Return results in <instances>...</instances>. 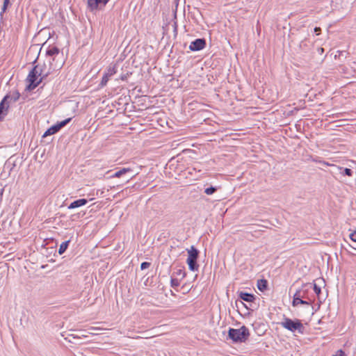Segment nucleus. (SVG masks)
Listing matches in <instances>:
<instances>
[{"instance_id": "obj_1", "label": "nucleus", "mask_w": 356, "mask_h": 356, "mask_svg": "<svg viewBox=\"0 0 356 356\" xmlns=\"http://www.w3.org/2000/svg\"><path fill=\"white\" fill-rule=\"evenodd\" d=\"M60 56V49L57 47H49L46 51V59L49 63L48 67H51L53 65L59 67H56L55 68V71L60 70L63 65V61L62 59H59Z\"/></svg>"}, {"instance_id": "obj_2", "label": "nucleus", "mask_w": 356, "mask_h": 356, "mask_svg": "<svg viewBox=\"0 0 356 356\" xmlns=\"http://www.w3.org/2000/svg\"><path fill=\"white\" fill-rule=\"evenodd\" d=\"M280 324L282 327L291 332H298L300 334L305 333V327L299 319L292 320L288 317H284Z\"/></svg>"}, {"instance_id": "obj_3", "label": "nucleus", "mask_w": 356, "mask_h": 356, "mask_svg": "<svg viewBox=\"0 0 356 356\" xmlns=\"http://www.w3.org/2000/svg\"><path fill=\"white\" fill-rule=\"evenodd\" d=\"M228 335L234 342H244L250 336V332L245 325H243L239 329L229 328Z\"/></svg>"}, {"instance_id": "obj_4", "label": "nucleus", "mask_w": 356, "mask_h": 356, "mask_svg": "<svg viewBox=\"0 0 356 356\" xmlns=\"http://www.w3.org/2000/svg\"><path fill=\"white\" fill-rule=\"evenodd\" d=\"M188 258L186 259L188 268L191 271H197L199 265L197 263V260L199 256V251L192 245L190 249L187 250Z\"/></svg>"}, {"instance_id": "obj_5", "label": "nucleus", "mask_w": 356, "mask_h": 356, "mask_svg": "<svg viewBox=\"0 0 356 356\" xmlns=\"http://www.w3.org/2000/svg\"><path fill=\"white\" fill-rule=\"evenodd\" d=\"M35 72H37V70L32 69L27 76L26 80L29 83L26 89L29 90L35 89L42 81V77H38V76L34 74Z\"/></svg>"}, {"instance_id": "obj_6", "label": "nucleus", "mask_w": 356, "mask_h": 356, "mask_svg": "<svg viewBox=\"0 0 356 356\" xmlns=\"http://www.w3.org/2000/svg\"><path fill=\"white\" fill-rule=\"evenodd\" d=\"M60 65H58L57 67H59ZM56 66L53 65L51 67H47L46 64H44V66L36 65L33 69H36L37 72L34 73L38 77H42V80L47 78L49 74L55 72V68Z\"/></svg>"}, {"instance_id": "obj_7", "label": "nucleus", "mask_w": 356, "mask_h": 356, "mask_svg": "<svg viewBox=\"0 0 356 356\" xmlns=\"http://www.w3.org/2000/svg\"><path fill=\"white\" fill-rule=\"evenodd\" d=\"M117 73V67L116 65H110L105 70L104 75L102 76V81L99 83V87H104L110 78Z\"/></svg>"}, {"instance_id": "obj_8", "label": "nucleus", "mask_w": 356, "mask_h": 356, "mask_svg": "<svg viewBox=\"0 0 356 356\" xmlns=\"http://www.w3.org/2000/svg\"><path fill=\"white\" fill-rule=\"evenodd\" d=\"M71 120L72 119L70 118L57 123L56 124L51 126L44 132L42 137H46L47 136L53 135L57 133L61 128H63L67 123H69L71 121Z\"/></svg>"}, {"instance_id": "obj_9", "label": "nucleus", "mask_w": 356, "mask_h": 356, "mask_svg": "<svg viewBox=\"0 0 356 356\" xmlns=\"http://www.w3.org/2000/svg\"><path fill=\"white\" fill-rule=\"evenodd\" d=\"M206 46L204 38H197L191 42L189 45V49L192 51H197L203 49Z\"/></svg>"}, {"instance_id": "obj_10", "label": "nucleus", "mask_w": 356, "mask_h": 356, "mask_svg": "<svg viewBox=\"0 0 356 356\" xmlns=\"http://www.w3.org/2000/svg\"><path fill=\"white\" fill-rule=\"evenodd\" d=\"M303 298V296L301 295V292L297 291L293 296V300L292 302L293 306L296 307L298 305H311L308 301L302 300Z\"/></svg>"}, {"instance_id": "obj_11", "label": "nucleus", "mask_w": 356, "mask_h": 356, "mask_svg": "<svg viewBox=\"0 0 356 356\" xmlns=\"http://www.w3.org/2000/svg\"><path fill=\"white\" fill-rule=\"evenodd\" d=\"M20 97V93L17 90L10 91L8 95L4 97V101H6L8 104L10 102H17Z\"/></svg>"}, {"instance_id": "obj_12", "label": "nucleus", "mask_w": 356, "mask_h": 356, "mask_svg": "<svg viewBox=\"0 0 356 356\" xmlns=\"http://www.w3.org/2000/svg\"><path fill=\"white\" fill-rule=\"evenodd\" d=\"M110 0H88V6L91 10H97L101 3L106 5Z\"/></svg>"}, {"instance_id": "obj_13", "label": "nucleus", "mask_w": 356, "mask_h": 356, "mask_svg": "<svg viewBox=\"0 0 356 356\" xmlns=\"http://www.w3.org/2000/svg\"><path fill=\"white\" fill-rule=\"evenodd\" d=\"M88 203V200L86 199H79L74 202H72L68 207V209H74L82 206L86 205Z\"/></svg>"}, {"instance_id": "obj_14", "label": "nucleus", "mask_w": 356, "mask_h": 356, "mask_svg": "<svg viewBox=\"0 0 356 356\" xmlns=\"http://www.w3.org/2000/svg\"><path fill=\"white\" fill-rule=\"evenodd\" d=\"M238 297L240 298L241 300L248 302H252L255 299L254 296L253 294L244 291H241L238 293Z\"/></svg>"}, {"instance_id": "obj_15", "label": "nucleus", "mask_w": 356, "mask_h": 356, "mask_svg": "<svg viewBox=\"0 0 356 356\" xmlns=\"http://www.w3.org/2000/svg\"><path fill=\"white\" fill-rule=\"evenodd\" d=\"M133 170L130 168H123L116 171L113 175L111 176V178H119L122 176L129 173L132 172Z\"/></svg>"}, {"instance_id": "obj_16", "label": "nucleus", "mask_w": 356, "mask_h": 356, "mask_svg": "<svg viewBox=\"0 0 356 356\" xmlns=\"http://www.w3.org/2000/svg\"><path fill=\"white\" fill-rule=\"evenodd\" d=\"M268 286V282L264 279L259 280L257 281V288L261 291H264Z\"/></svg>"}, {"instance_id": "obj_17", "label": "nucleus", "mask_w": 356, "mask_h": 356, "mask_svg": "<svg viewBox=\"0 0 356 356\" xmlns=\"http://www.w3.org/2000/svg\"><path fill=\"white\" fill-rule=\"evenodd\" d=\"M70 243V240H68V241L63 242L60 245V247H59V249H58V254L60 255L63 254L66 251V250L68 248V245H69Z\"/></svg>"}, {"instance_id": "obj_18", "label": "nucleus", "mask_w": 356, "mask_h": 356, "mask_svg": "<svg viewBox=\"0 0 356 356\" xmlns=\"http://www.w3.org/2000/svg\"><path fill=\"white\" fill-rule=\"evenodd\" d=\"M218 188L216 186H210L204 189V193L208 195H211L216 193L218 191Z\"/></svg>"}, {"instance_id": "obj_19", "label": "nucleus", "mask_w": 356, "mask_h": 356, "mask_svg": "<svg viewBox=\"0 0 356 356\" xmlns=\"http://www.w3.org/2000/svg\"><path fill=\"white\" fill-rule=\"evenodd\" d=\"M340 170H343V172H341V173L343 175H346V176H348V177H351L353 175V172L350 168H340Z\"/></svg>"}, {"instance_id": "obj_20", "label": "nucleus", "mask_w": 356, "mask_h": 356, "mask_svg": "<svg viewBox=\"0 0 356 356\" xmlns=\"http://www.w3.org/2000/svg\"><path fill=\"white\" fill-rule=\"evenodd\" d=\"M10 4V0H3V4L1 8V15L6 11L8 5Z\"/></svg>"}, {"instance_id": "obj_21", "label": "nucleus", "mask_w": 356, "mask_h": 356, "mask_svg": "<svg viewBox=\"0 0 356 356\" xmlns=\"http://www.w3.org/2000/svg\"><path fill=\"white\" fill-rule=\"evenodd\" d=\"M5 104H7V108L8 107V104L6 101H4V99L0 103V114L3 115V111L5 109ZM6 114H4L5 115Z\"/></svg>"}, {"instance_id": "obj_22", "label": "nucleus", "mask_w": 356, "mask_h": 356, "mask_svg": "<svg viewBox=\"0 0 356 356\" xmlns=\"http://www.w3.org/2000/svg\"><path fill=\"white\" fill-rule=\"evenodd\" d=\"M170 284L172 287L175 288L179 286L180 282L177 278H171Z\"/></svg>"}, {"instance_id": "obj_23", "label": "nucleus", "mask_w": 356, "mask_h": 356, "mask_svg": "<svg viewBox=\"0 0 356 356\" xmlns=\"http://www.w3.org/2000/svg\"><path fill=\"white\" fill-rule=\"evenodd\" d=\"M314 291L315 293L318 296L321 292V289L320 286H317V284H314Z\"/></svg>"}, {"instance_id": "obj_24", "label": "nucleus", "mask_w": 356, "mask_h": 356, "mask_svg": "<svg viewBox=\"0 0 356 356\" xmlns=\"http://www.w3.org/2000/svg\"><path fill=\"white\" fill-rule=\"evenodd\" d=\"M151 264L149 262L144 261L140 265L141 270H145L150 266Z\"/></svg>"}, {"instance_id": "obj_25", "label": "nucleus", "mask_w": 356, "mask_h": 356, "mask_svg": "<svg viewBox=\"0 0 356 356\" xmlns=\"http://www.w3.org/2000/svg\"><path fill=\"white\" fill-rule=\"evenodd\" d=\"M350 238L353 241L356 242V229L350 234Z\"/></svg>"}, {"instance_id": "obj_26", "label": "nucleus", "mask_w": 356, "mask_h": 356, "mask_svg": "<svg viewBox=\"0 0 356 356\" xmlns=\"http://www.w3.org/2000/svg\"><path fill=\"white\" fill-rule=\"evenodd\" d=\"M312 161L315 163H321L322 160H321L319 157L316 156V157H312Z\"/></svg>"}, {"instance_id": "obj_27", "label": "nucleus", "mask_w": 356, "mask_h": 356, "mask_svg": "<svg viewBox=\"0 0 356 356\" xmlns=\"http://www.w3.org/2000/svg\"><path fill=\"white\" fill-rule=\"evenodd\" d=\"M128 76H129L128 74H124L120 76L119 79H120L122 81H126L127 79Z\"/></svg>"}, {"instance_id": "obj_28", "label": "nucleus", "mask_w": 356, "mask_h": 356, "mask_svg": "<svg viewBox=\"0 0 356 356\" xmlns=\"http://www.w3.org/2000/svg\"><path fill=\"white\" fill-rule=\"evenodd\" d=\"M332 356H344V353L341 350H338L335 355H333Z\"/></svg>"}, {"instance_id": "obj_29", "label": "nucleus", "mask_w": 356, "mask_h": 356, "mask_svg": "<svg viewBox=\"0 0 356 356\" xmlns=\"http://www.w3.org/2000/svg\"><path fill=\"white\" fill-rule=\"evenodd\" d=\"M321 28H320V27H316V28L314 29V31H315V33H316L317 34H318V33L321 31Z\"/></svg>"}, {"instance_id": "obj_30", "label": "nucleus", "mask_w": 356, "mask_h": 356, "mask_svg": "<svg viewBox=\"0 0 356 356\" xmlns=\"http://www.w3.org/2000/svg\"><path fill=\"white\" fill-rule=\"evenodd\" d=\"M321 163L324 165H330V163H328L326 161H321Z\"/></svg>"}, {"instance_id": "obj_31", "label": "nucleus", "mask_w": 356, "mask_h": 356, "mask_svg": "<svg viewBox=\"0 0 356 356\" xmlns=\"http://www.w3.org/2000/svg\"><path fill=\"white\" fill-rule=\"evenodd\" d=\"M3 117H4V115L0 114V121H1L3 120Z\"/></svg>"}, {"instance_id": "obj_32", "label": "nucleus", "mask_w": 356, "mask_h": 356, "mask_svg": "<svg viewBox=\"0 0 356 356\" xmlns=\"http://www.w3.org/2000/svg\"><path fill=\"white\" fill-rule=\"evenodd\" d=\"M240 303L243 305V306H245V305L242 302V301H240Z\"/></svg>"}, {"instance_id": "obj_33", "label": "nucleus", "mask_w": 356, "mask_h": 356, "mask_svg": "<svg viewBox=\"0 0 356 356\" xmlns=\"http://www.w3.org/2000/svg\"><path fill=\"white\" fill-rule=\"evenodd\" d=\"M181 272V270H179V272H178V274H180Z\"/></svg>"}, {"instance_id": "obj_34", "label": "nucleus", "mask_w": 356, "mask_h": 356, "mask_svg": "<svg viewBox=\"0 0 356 356\" xmlns=\"http://www.w3.org/2000/svg\"><path fill=\"white\" fill-rule=\"evenodd\" d=\"M181 272V270H179V272H178V274H180Z\"/></svg>"}]
</instances>
